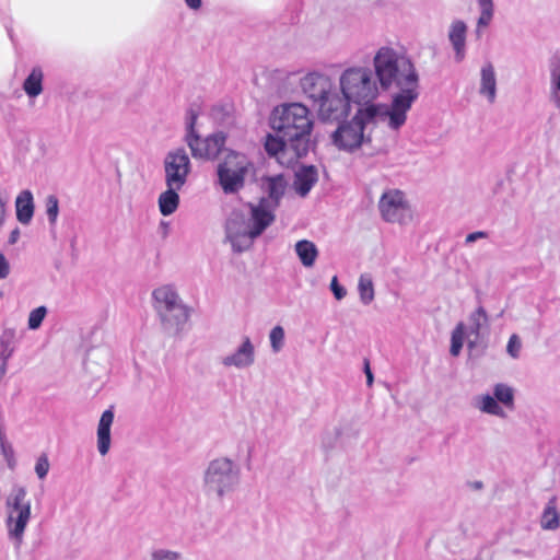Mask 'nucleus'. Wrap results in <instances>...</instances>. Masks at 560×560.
<instances>
[{"label":"nucleus","instance_id":"nucleus-23","mask_svg":"<svg viewBox=\"0 0 560 560\" xmlns=\"http://www.w3.org/2000/svg\"><path fill=\"white\" fill-rule=\"evenodd\" d=\"M475 407L482 413L506 418V412L500 406V402L489 394L480 395L475 399Z\"/></svg>","mask_w":560,"mask_h":560},{"label":"nucleus","instance_id":"nucleus-8","mask_svg":"<svg viewBox=\"0 0 560 560\" xmlns=\"http://www.w3.org/2000/svg\"><path fill=\"white\" fill-rule=\"evenodd\" d=\"M254 170L248 159L238 152L228 151L218 165L220 185L225 194L238 191L244 186L246 175Z\"/></svg>","mask_w":560,"mask_h":560},{"label":"nucleus","instance_id":"nucleus-24","mask_svg":"<svg viewBox=\"0 0 560 560\" xmlns=\"http://www.w3.org/2000/svg\"><path fill=\"white\" fill-rule=\"evenodd\" d=\"M295 252L304 267L310 268L314 266L318 256V249L313 242L307 240L299 241L295 244Z\"/></svg>","mask_w":560,"mask_h":560},{"label":"nucleus","instance_id":"nucleus-26","mask_svg":"<svg viewBox=\"0 0 560 560\" xmlns=\"http://www.w3.org/2000/svg\"><path fill=\"white\" fill-rule=\"evenodd\" d=\"M43 71L34 67L23 83V90L30 97H36L43 92Z\"/></svg>","mask_w":560,"mask_h":560},{"label":"nucleus","instance_id":"nucleus-33","mask_svg":"<svg viewBox=\"0 0 560 560\" xmlns=\"http://www.w3.org/2000/svg\"><path fill=\"white\" fill-rule=\"evenodd\" d=\"M269 340L271 349L275 353H278L284 345V329L282 326H275L269 334Z\"/></svg>","mask_w":560,"mask_h":560},{"label":"nucleus","instance_id":"nucleus-27","mask_svg":"<svg viewBox=\"0 0 560 560\" xmlns=\"http://www.w3.org/2000/svg\"><path fill=\"white\" fill-rule=\"evenodd\" d=\"M500 404L504 405L509 409L514 407V390L511 386L504 383H498L493 387L492 395Z\"/></svg>","mask_w":560,"mask_h":560},{"label":"nucleus","instance_id":"nucleus-48","mask_svg":"<svg viewBox=\"0 0 560 560\" xmlns=\"http://www.w3.org/2000/svg\"><path fill=\"white\" fill-rule=\"evenodd\" d=\"M475 487H476L477 489H480V488L482 487V483H481L480 481H478V482H476V483H475Z\"/></svg>","mask_w":560,"mask_h":560},{"label":"nucleus","instance_id":"nucleus-16","mask_svg":"<svg viewBox=\"0 0 560 560\" xmlns=\"http://www.w3.org/2000/svg\"><path fill=\"white\" fill-rule=\"evenodd\" d=\"M497 73L491 62H485L480 68V79L478 93L485 97L489 104H493L497 100Z\"/></svg>","mask_w":560,"mask_h":560},{"label":"nucleus","instance_id":"nucleus-22","mask_svg":"<svg viewBox=\"0 0 560 560\" xmlns=\"http://www.w3.org/2000/svg\"><path fill=\"white\" fill-rule=\"evenodd\" d=\"M16 219L22 224H28L34 214L33 195L30 190H23L15 200Z\"/></svg>","mask_w":560,"mask_h":560},{"label":"nucleus","instance_id":"nucleus-42","mask_svg":"<svg viewBox=\"0 0 560 560\" xmlns=\"http://www.w3.org/2000/svg\"><path fill=\"white\" fill-rule=\"evenodd\" d=\"M364 373L366 375V384L371 387L373 385L374 377L368 360L364 361Z\"/></svg>","mask_w":560,"mask_h":560},{"label":"nucleus","instance_id":"nucleus-3","mask_svg":"<svg viewBox=\"0 0 560 560\" xmlns=\"http://www.w3.org/2000/svg\"><path fill=\"white\" fill-rule=\"evenodd\" d=\"M275 132H281L291 141L294 156H304L311 148L313 119L310 109L302 103L284 104L277 107L270 119Z\"/></svg>","mask_w":560,"mask_h":560},{"label":"nucleus","instance_id":"nucleus-39","mask_svg":"<svg viewBox=\"0 0 560 560\" xmlns=\"http://www.w3.org/2000/svg\"><path fill=\"white\" fill-rule=\"evenodd\" d=\"M330 289L338 301L342 300L347 294L346 289L338 283L337 277L331 279Z\"/></svg>","mask_w":560,"mask_h":560},{"label":"nucleus","instance_id":"nucleus-9","mask_svg":"<svg viewBox=\"0 0 560 560\" xmlns=\"http://www.w3.org/2000/svg\"><path fill=\"white\" fill-rule=\"evenodd\" d=\"M381 218L390 224L406 226L415 219L413 210L405 195L399 189H386L378 200Z\"/></svg>","mask_w":560,"mask_h":560},{"label":"nucleus","instance_id":"nucleus-21","mask_svg":"<svg viewBox=\"0 0 560 560\" xmlns=\"http://www.w3.org/2000/svg\"><path fill=\"white\" fill-rule=\"evenodd\" d=\"M165 186H166V190H164L159 196L158 203H159V209H160V212L162 213V215L167 217V215L173 214L177 210V208L179 206L178 191L183 187H178V186L176 187V186H171V185H165Z\"/></svg>","mask_w":560,"mask_h":560},{"label":"nucleus","instance_id":"nucleus-6","mask_svg":"<svg viewBox=\"0 0 560 560\" xmlns=\"http://www.w3.org/2000/svg\"><path fill=\"white\" fill-rule=\"evenodd\" d=\"M374 122H381L375 107L357 109L350 120L340 124L331 133V141L339 150L353 152L362 144L372 142L371 136L364 130L369 124Z\"/></svg>","mask_w":560,"mask_h":560},{"label":"nucleus","instance_id":"nucleus-31","mask_svg":"<svg viewBox=\"0 0 560 560\" xmlns=\"http://www.w3.org/2000/svg\"><path fill=\"white\" fill-rule=\"evenodd\" d=\"M478 5L480 8V16L477 21V27H487L493 16V2L492 0H478Z\"/></svg>","mask_w":560,"mask_h":560},{"label":"nucleus","instance_id":"nucleus-35","mask_svg":"<svg viewBox=\"0 0 560 560\" xmlns=\"http://www.w3.org/2000/svg\"><path fill=\"white\" fill-rule=\"evenodd\" d=\"M470 320L472 323L471 331L478 336L481 327L487 323L488 316L482 307L477 308L471 315Z\"/></svg>","mask_w":560,"mask_h":560},{"label":"nucleus","instance_id":"nucleus-28","mask_svg":"<svg viewBox=\"0 0 560 560\" xmlns=\"http://www.w3.org/2000/svg\"><path fill=\"white\" fill-rule=\"evenodd\" d=\"M358 291L360 300L364 305L372 303L375 296L374 284L369 275H362L359 279Z\"/></svg>","mask_w":560,"mask_h":560},{"label":"nucleus","instance_id":"nucleus-15","mask_svg":"<svg viewBox=\"0 0 560 560\" xmlns=\"http://www.w3.org/2000/svg\"><path fill=\"white\" fill-rule=\"evenodd\" d=\"M288 139L282 137L281 132H276L275 136L268 135L265 141V149L268 154L275 156L281 164L290 163L300 156L293 155V147H291Z\"/></svg>","mask_w":560,"mask_h":560},{"label":"nucleus","instance_id":"nucleus-38","mask_svg":"<svg viewBox=\"0 0 560 560\" xmlns=\"http://www.w3.org/2000/svg\"><path fill=\"white\" fill-rule=\"evenodd\" d=\"M521 349H522L521 339L516 334H513L509 339V342L506 346V352L513 359H517L520 357Z\"/></svg>","mask_w":560,"mask_h":560},{"label":"nucleus","instance_id":"nucleus-4","mask_svg":"<svg viewBox=\"0 0 560 560\" xmlns=\"http://www.w3.org/2000/svg\"><path fill=\"white\" fill-rule=\"evenodd\" d=\"M152 298L163 332L170 337H178L188 323L189 307L183 302L176 288L171 284L156 288L152 292Z\"/></svg>","mask_w":560,"mask_h":560},{"label":"nucleus","instance_id":"nucleus-25","mask_svg":"<svg viewBox=\"0 0 560 560\" xmlns=\"http://www.w3.org/2000/svg\"><path fill=\"white\" fill-rule=\"evenodd\" d=\"M110 352L106 347H94L88 351L86 354V369L92 371L95 365H101L106 369L109 364Z\"/></svg>","mask_w":560,"mask_h":560},{"label":"nucleus","instance_id":"nucleus-46","mask_svg":"<svg viewBox=\"0 0 560 560\" xmlns=\"http://www.w3.org/2000/svg\"><path fill=\"white\" fill-rule=\"evenodd\" d=\"M555 103H556L557 107L560 108V97L559 96L555 97Z\"/></svg>","mask_w":560,"mask_h":560},{"label":"nucleus","instance_id":"nucleus-5","mask_svg":"<svg viewBox=\"0 0 560 560\" xmlns=\"http://www.w3.org/2000/svg\"><path fill=\"white\" fill-rule=\"evenodd\" d=\"M241 480L240 464L229 456H217L209 460L202 471V489L206 495L222 502L238 486Z\"/></svg>","mask_w":560,"mask_h":560},{"label":"nucleus","instance_id":"nucleus-10","mask_svg":"<svg viewBox=\"0 0 560 560\" xmlns=\"http://www.w3.org/2000/svg\"><path fill=\"white\" fill-rule=\"evenodd\" d=\"M196 121L197 114L194 110H190L187 119V133L185 140L192 156L195 159H217L225 144V133L223 131H218L202 139L195 130Z\"/></svg>","mask_w":560,"mask_h":560},{"label":"nucleus","instance_id":"nucleus-29","mask_svg":"<svg viewBox=\"0 0 560 560\" xmlns=\"http://www.w3.org/2000/svg\"><path fill=\"white\" fill-rule=\"evenodd\" d=\"M541 527L556 529L559 527V513L555 505V499L550 500L541 516Z\"/></svg>","mask_w":560,"mask_h":560},{"label":"nucleus","instance_id":"nucleus-2","mask_svg":"<svg viewBox=\"0 0 560 560\" xmlns=\"http://www.w3.org/2000/svg\"><path fill=\"white\" fill-rule=\"evenodd\" d=\"M283 175L270 176L265 179L264 187L268 198L258 203H249L246 210H234L225 222V237L235 253L248 250L256 238L275 222V209L287 189Z\"/></svg>","mask_w":560,"mask_h":560},{"label":"nucleus","instance_id":"nucleus-47","mask_svg":"<svg viewBox=\"0 0 560 560\" xmlns=\"http://www.w3.org/2000/svg\"><path fill=\"white\" fill-rule=\"evenodd\" d=\"M386 150H387V145L386 144H383V145L378 147V151H386Z\"/></svg>","mask_w":560,"mask_h":560},{"label":"nucleus","instance_id":"nucleus-12","mask_svg":"<svg viewBox=\"0 0 560 560\" xmlns=\"http://www.w3.org/2000/svg\"><path fill=\"white\" fill-rule=\"evenodd\" d=\"M165 185L184 187L191 172V162L184 148L168 151L163 159Z\"/></svg>","mask_w":560,"mask_h":560},{"label":"nucleus","instance_id":"nucleus-37","mask_svg":"<svg viewBox=\"0 0 560 560\" xmlns=\"http://www.w3.org/2000/svg\"><path fill=\"white\" fill-rule=\"evenodd\" d=\"M180 558L179 552L168 549H156L151 552V560H180Z\"/></svg>","mask_w":560,"mask_h":560},{"label":"nucleus","instance_id":"nucleus-19","mask_svg":"<svg viewBox=\"0 0 560 560\" xmlns=\"http://www.w3.org/2000/svg\"><path fill=\"white\" fill-rule=\"evenodd\" d=\"M15 349V330L5 328L0 334V381L7 373L8 361Z\"/></svg>","mask_w":560,"mask_h":560},{"label":"nucleus","instance_id":"nucleus-20","mask_svg":"<svg viewBox=\"0 0 560 560\" xmlns=\"http://www.w3.org/2000/svg\"><path fill=\"white\" fill-rule=\"evenodd\" d=\"M114 421V412L105 410L100 419L97 428V450L101 455H106L110 447V427Z\"/></svg>","mask_w":560,"mask_h":560},{"label":"nucleus","instance_id":"nucleus-43","mask_svg":"<svg viewBox=\"0 0 560 560\" xmlns=\"http://www.w3.org/2000/svg\"><path fill=\"white\" fill-rule=\"evenodd\" d=\"M551 81L555 88L560 91V69L557 68L551 69Z\"/></svg>","mask_w":560,"mask_h":560},{"label":"nucleus","instance_id":"nucleus-40","mask_svg":"<svg viewBox=\"0 0 560 560\" xmlns=\"http://www.w3.org/2000/svg\"><path fill=\"white\" fill-rule=\"evenodd\" d=\"M10 272V265L3 254H0V280L5 279Z\"/></svg>","mask_w":560,"mask_h":560},{"label":"nucleus","instance_id":"nucleus-49","mask_svg":"<svg viewBox=\"0 0 560 560\" xmlns=\"http://www.w3.org/2000/svg\"><path fill=\"white\" fill-rule=\"evenodd\" d=\"M468 347H469V348H472V347H474V341H470V342L468 343Z\"/></svg>","mask_w":560,"mask_h":560},{"label":"nucleus","instance_id":"nucleus-18","mask_svg":"<svg viewBox=\"0 0 560 560\" xmlns=\"http://www.w3.org/2000/svg\"><path fill=\"white\" fill-rule=\"evenodd\" d=\"M466 35L467 25L465 22L457 20L454 21L448 30V40L451 42L455 51V60L460 62L466 55Z\"/></svg>","mask_w":560,"mask_h":560},{"label":"nucleus","instance_id":"nucleus-13","mask_svg":"<svg viewBox=\"0 0 560 560\" xmlns=\"http://www.w3.org/2000/svg\"><path fill=\"white\" fill-rule=\"evenodd\" d=\"M255 360V346L248 336H244L234 351L220 358V364L226 370L243 371L252 368Z\"/></svg>","mask_w":560,"mask_h":560},{"label":"nucleus","instance_id":"nucleus-45","mask_svg":"<svg viewBox=\"0 0 560 560\" xmlns=\"http://www.w3.org/2000/svg\"><path fill=\"white\" fill-rule=\"evenodd\" d=\"M19 237H20V231H19V229H14L9 236V243L15 244L18 242Z\"/></svg>","mask_w":560,"mask_h":560},{"label":"nucleus","instance_id":"nucleus-1","mask_svg":"<svg viewBox=\"0 0 560 560\" xmlns=\"http://www.w3.org/2000/svg\"><path fill=\"white\" fill-rule=\"evenodd\" d=\"M373 68L351 66L341 71L339 89L357 109L375 107L381 122L397 132L407 121V113L419 96V74L411 59L388 46L374 55Z\"/></svg>","mask_w":560,"mask_h":560},{"label":"nucleus","instance_id":"nucleus-11","mask_svg":"<svg viewBox=\"0 0 560 560\" xmlns=\"http://www.w3.org/2000/svg\"><path fill=\"white\" fill-rule=\"evenodd\" d=\"M318 117L323 121H340L350 115L346 98L335 81L312 104Z\"/></svg>","mask_w":560,"mask_h":560},{"label":"nucleus","instance_id":"nucleus-14","mask_svg":"<svg viewBox=\"0 0 560 560\" xmlns=\"http://www.w3.org/2000/svg\"><path fill=\"white\" fill-rule=\"evenodd\" d=\"M332 78L319 70H312L302 75L299 80V88L307 101L313 104L324 91L330 88Z\"/></svg>","mask_w":560,"mask_h":560},{"label":"nucleus","instance_id":"nucleus-7","mask_svg":"<svg viewBox=\"0 0 560 560\" xmlns=\"http://www.w3.org/2000/svg\"><path fill=\"white\" fill-rule=\"evenodd\" d=\"M4 509L8 538L14 547L20 548L32 518V504L27 498L26 488L14 486L5 497Z\"/></svg>","mask_w":560,"mask_h":560},{"label":"nucleus","instance_id":"nucleus-32","mask_svg":"<svg viewBox=\"0 0 560 560\" xmlns=\"http://www.w3.org/2000/svg\"><path fill=\"white\" fill-rule=\"evenodd\" d=\"M48 311L46 306H38L31 311L27 319V327L31 330H36L40 327L43 320L45 319Z\"/></svg>","mask_w":560,"mask_h":560},{"label":"nucleus","instance_id":"nucleus-30","mask_svg":"<svg viewBox=\"0 0 560 560\" xmlns=\"http://www.w3.org/2000/svg\"><path fill=\"white\" fill-rule=\"evenodd\" d=\"M464 337H465V325L463 323H458L454 330L452 331L451 337V348L450 353L453 357L459 355L463 345H464Z\"/></svg>","mask_w":560,"mask_h":560},{"label":"nucleus","instance_id":"nucleus-34","mask_svg":"<svg viewBox=\"0 0 560 560\" xmlns=\"http://www.w3.org/2000/svg\"><path fill=\"white\" fill-rule=\"evenodd\" d=\"M46 214L49 223L55 224L59 214V201L55 195H48L45 199Z\"/></svg>","mask_w":560,"mask_h":560},{"label":"nucleus","instance_id":"nucleus-41","mask_svg":"<svg viewBox=\"0 0 560 560\" xmlns=\"http://www.w3.org/2000/svg\"><path fill=\"white\" fill-rule=\"evenodd\" d=\"M488 237V234L483 231H477V232H472L470 234H468L465 238V242L467 244H470V243H474L476 242L477 240H480V238H486Z\"/></svg>","mask_w":560,"mask_h":560},{"label":"nucleus","instance_id":"nucleus-44","mask_svg":"<svg viewBox=\"0 0 560 560\" xmlns=\"http://www.w3.org/2000/svg\"><path fill=\"white\" fill-rule=\"evenodd\" d=\"M188 8L191 10H198L201 7V0H185Z\"/></svg>","mask_w":560,"mask_h":560},{"label":"nucleus","instance_id":"nucleus-36","mask_svg":"<svg viewBox=\"0 0 560 560\" xmlns=\"http://www.w3.org/2000/svg\"><path fill=\"white\" fill-rule=\"evenodd\" d=\"M50 468L49 459L47 454L43 453L36 460L35 474L38 479L43 480L47 477Z\"/></svg>","mask_w":560,"mask_h":560},{"label":"nucleus","instance_id":"nucleus-17","mask_svg":"<svg viewBox=\"0 0 560 560\" xmlns=\"http://www.w3.org/2000/svg\"><path fill=\"white\" fill-rule=\"evenodd\" d=\"M318 180V170L314 165H303L294 173L293 188L301 197H305Z\"/></svg>","mask_w":560,"mask_h":560}]
</instances>
